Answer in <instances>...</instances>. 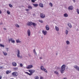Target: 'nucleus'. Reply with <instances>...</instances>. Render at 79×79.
<instances>
[{
  "label": "nucleus",
  "instance_id": "38",
  "mask_svg": "<svg viewBox=\"0 0 79 79\" xmlns=\"http://www.w3.org/2000/svg\"><path fill=\"white\" fill-rule=\"evenodd\" d=\"M77 13L79 15V10L78 9H77Z\"/></svg>",
  "mask_w": 79,
  "mask_h": 79
},
{
  "label": "nucleus",
  "instance_id": "5",
  "mask_svg": "<svg viewBox=\"0 0 79 79\" xmlns=\"http://www.w3.org/2000/svg\"><path fill=\"white\" fill-rule=\"evenodd\" d=\"M33 68V65H28L27 67V69H31V68Z\"/></svg>",
  "mask_w": 79,
  "mask_h": 79
},
{
  "label": "nucleus",
  "instance_id": "26",
  "mask_svg": "<svg viewBox=\"0 0 79 79\" xmlns=\"http://www.w3.org/2000/svg\"><path fill=\"white\" fill-rule=\"evenodd\" d=\"M25 74H28V75H29V76H31V75H32L31 73H29L27 72H25Z\"/></svg>",
  "mask_w": 79,
  "mask_h": 79
},
{
  "label": "nucleus",
  "instance_id": "14",
  "mask_svg": "<svg viewBox=\"0 0 79 79\" xmlns=\"http://www.w3.org/2000/svg\"><path fill=\"white\" fill-rule=\"evenodd\" d=\"M32 24V22H28L27 23V26H31Z\"/></svg>",
  "mask_w": 79,
  "mask_h": 79
},
{
  "label": "nucleus",
  "instance_id": "16",
  "mask_svg": "<svg viewBox=\"0 0 79 79\" xmlns=\"http://www.w3.org/2000/svg\"><path fill=\"white\" fill-rule=\"evenodd\" d=\"M67 25L70 27V28H71L72 27V25L71 24L69 23L67 24Z\"/></svg>",
  "mask_w": 79,
  "mask_h": 79
},
{
  "label": "nucleus",
  "instance_id": "51",
  "mask_svg": "<svg viewBox=\"0 0 79 79\" xmlns=\"http://www.w3.org/2000/svg\"><path fill=\"white\" fill-rule=\"evenodd\" d=\"M63 79H67V78L65 77L63 78Z\"/></svg>",
  "mask_w": 79,
  "mask_h": 79
},
{
  "label": "nucleus",
  "instance_id": "7",
  "mask_svg": "<svg viewBox=\"0 0 79 79\" xmlns=\"http://www.w3.org/2000/svg\"><path fill=\"white\" fill-rule=\"evenodd\" d=\"M42 32L44 35H45L47 34V31H46L43 30L42 31Z\"/></svg>",
  "mask_w": 79,
  "mask_h": 79
},
{
  "label": "nucleus",
  "instance_id": "36",
  "mask_svg": "<svg viewBox=\"0 0 79 79\" xmlns=\"http://www.w3.org/2000/svg\"><path fill=\"white\" fill-rule=\"evenodd\" d=\"M39 76H36L35 77V79H39Z\"/></svg>",
  "mask_w": 79,
  "mask_h": 79
},
{
  "label": "nucleus",
  "instance_id": "20",
  "mask_svg": "<svg viewBox=\"0 0 79 79\" xmlns=\"http://www.w3.org/2000/svg\"><path fill=\"white\" fill-rule=\"evenodd\" d=\"M2 52L3 53V55H5V56H6L7 55V53L5 51H2Z\"/></svg>",
  "mask_w": 79,
  "mask_h": 79
},
{
  "label": "nucleus",
  "instance_id": "49",
  "mask_svg": "<svg viewBox=\"0 0 79 79\" xmlns=\"http://www.w3.org/2000/svg\"><path fill=\"white\" fill-rule=\"evenodd\" d=\"M40 60H42V57H40Z\"/></svg>",
  "mask_w": 79,
  "mask_h": 79
},
{
  "label": "nucleus",
  "instance_id": "40",
  "mask_svg": "<svg viewBox=\"0 0 79 79\" xmlns=\"http://www.w3.org/2000/svg\"><path fill=\"white\" fill-rule=\"evenodd\" d=\"M9 49V48H6V52H8Z\"/></svg>",
  "mask_w": 79,
  "mask_h": 79
},
{
  "label": "nucleus",
  "instance_id": "3",
  "mask_svg": "<svg viewBox=\"0 0 79 79\" xmlns=\"http://www.w3.org/2000/svg\"><path fill=\"white\" fill-rule=\"evenodd\" d=\"M12 74L13 76H18V73H17V72H15L13 73H12Z\"/></svg>",
  "mask_w": 79,
  "mask_h": 79
},
{
  "label": "nucleus",
  "instance_id": "29",
  "mask_svg": "<svg viewBox=\"0 0 79 79\" xmlns=\"http://www.w3.org/2000/svg\"><path fill=\"white\" fill-rule=\"evenodd\" d=\"M28 9H30V10H32V7L31 6H28Z\"/></svg>",
  "mask_w": 79,
  "mask_h": 79
},
{
  "label": "nucleus",
  "instance_id": "12",
  "mask_svg": "<svg viewBox=\"0 0 79 79\" xmlns=\"http://www.w3.org/2000/svg\"><path fill=\"white\" fill-rule=\"evenodd\" d=\"M55 29L57 32L59 31V27L56 26H55Z\"/></svg>",
  "mask_w": 79,
  "mask_h": 79
},
{
  "label": "nucleus",
  "instance_id": "42",
  "mask_svg": "<svg viewBox=\"0 0 79 79\" xmlns=\"http://www.w3.org/2000/svg\"><path fill=\"white\" fill-rule=\"evenodd\" d=\"M35 0H31L32 2H33V3H35Z\"/></svg>",
  "mask_w": 79,
  "mask_h": 79
},
{
  "label": "nucleus",
  "instance_id": "27",
  "mask_svg": "<svg viewBox=\"0 0 79 79\" xmlns=\"http://www.w3.org/2000/svg\"><path fill=\"white\" fill-rule=\"evenodd\" d=\"M49 5L50 6H51V7H52L53 6V4H52V2L49 3Z\"/></svg>",
  "mask_w": 79,
  "mask_h": 79
},
{
  "label": "nucleus",
  "instance_id": "17",
  "mask_svg": "<svg viewBox=\"0 0 79 79\" xmlns=\"http://www.w3.org/2000/svg\"><path fill=\"white\" fill-rule=\"evenodd\" d=\"M16 43H21V41L19 40V39H17L16 40Z\"/></svg>",
  "mask_w": 79,
  "mask_h": 79
},
{
  "label": "nucleus",
  "instance_id": "35",
  "mask_svg": "<svg viewBox=\"0 0 79 79\" xmlns=\"http://www.w3.org/2000/svg\"><path fill=\"white\" fill-rule=\"evenodd\" d=\"M32 25L33 26H35L37 25V24L35 23H32Z\"/></svg>",
  "mask_w": 79,
  "mask_h": 79
},
{
  "label": "nucleus",
  "instance_id": "9",
  "mask_svg": "<svg viewBox=\"0 0 79 79\" xmlns=\"http://www.w3.org/2000/svg\"><path fill=\"white\" fill-rule=\"evenodd\" d=\"M45 28L46 31H49L50 29V27H49V26L48 25H47L45 26Z\"/></svg>",
  "mask_w": 79,
  "mask_h": 79
},
{
  "label": "nucleus",
  "instance_id": "47",
  "mask_svg": "<svg viewBox=\"0 0 79 79\" xmlns=\"http://www.w3.org/2000/svg\"><path fill=\"white\" fill-rule=\"evenodd\" d=\"M2 11H1V10H0V14H2Z\"/></svg>",
  "mask_w": 79,
  "mask_h": 79
},
{
  "label": "nucleus",
  "instance_id": "2",
  "mask_svg": "<svg viewBox=\"0 0 79 79\" xmlns=\"http://www.w3.org/2000/svg\"><path fill=\"white\" fill-rule=\"evenodd\" d=\"M20 54V52H19V50H18V52L17 54V57H18V58H22L23 56H19Z\"/></svg>",
  "mask_w": 79,
  "mask_h": 79
},
{
  "label": "nucleus",
  "instance_id": "31",
  "mask_svg": "<svg viewBox=\"0 0 79 79\" xmlns=\"http://www.w3.org/2000/svg\"><path fill=\"white\" fill-rule=\"evenodd\" d=\"M43 71H44V72H45V73H48V72L47 71V70H46V69L45 68L43 69Z\"/></svg>",
  "mask_w": 79,
  "mask_h": 79
},
{
  "label": "nucleus",
  "instance_id": "21",
  "mask_svg": "<svg viewBox=\"0 0 79 79\" xmlns=\"http://www.w3.org/2000/svg\"><path fill=\"white\" fill-rule=\"evenodd\" d=\"M66 43L67 45H69V44H70V42L68 40L66 41Z\"/></svg>",
  "mask_w": 79,
  "mask_h": 79
},
{
  "label": "nucleus",
  "instance_id": "54",
  "mask_svg": "<svg viewBox=\"0 0 79 79\" xmlns=\"http://www.w3.org/2000/svg\"><path fill=\"white\" fill-rule=\"evenodd\" d=\"M29 0V1H30V0Z\"/></svg>",
  "mask_w": 79,
  "mask_h": 79
},
{
  "label": "nucleus",
  "instance_id": "44",
  "mask_svg": "<svg viewBox=\"0 0 79 79\" xmlns=\"http://www.w3.org/2000/svg\"><path fill=\"white\" fill-rule=\"evenodd\" d=\"M40 79H44V77H40Z\"/></svg>",
  "mask_w": 79,
  "mask_h": 79
},
{
  "label": "nucleus",
  "instance_id": "15",
  "mask_svg": "<svg viewBox=\"0 0 79 79\" xmlns=\"http://www.w3.org/2000/svg\"><path fill=\"white\" fill-rule=\"evenodd\" d=\"M12 64L13 66H16L17 65V64H16V63L15 62H13Z\"/></svg>",
  "mask_w": 79,
  "mask_h": 79
},
{
  "label": "nucleus",
  "instance_id": "43",
  "mask_svg": "<svg viewBox=\"0 0 79 79\" xmlns=\"http://www.w3.org/2000/svg\"><path fill=\"white\" fill-rule=\"evenodd\" d=\"M26 11H29V9H25Z\"/></svg>",
  "mask_w": 79,
  "mask_h": 79
},
{
  "label": "nucleus",
  "instance_id": "28",
  "mask_svg": "<svg viewBox=\"0 0 79 79\" xmlns=\"http://www.w3.org/2000/svg\"><path fill=\"white\" fill-rule=\"evenodd\" d=\"M54 74H56L57 75H58L59 74V73L57 71H55L54 72Z\"/></svg>",
  "mask_w": 79,
  "mask_h": 79
},
{
  "label": "nucleus",
  "instance_id": "30",
  "mask_svg": "<svg viewBox=\"0 0 79 79\" xmlns=\"http://www.w3.org/2000/svg\"><path fill=\"white\" fill-rule=\"evenodd\" d=\"M15 26L16 27H19V25L17 24H15Z\"/></svg>",
  "mask_w": 79,
  "mask_h": 79
},
{
  "label": "nucleus",
  "instance_id": "19",
  "mask_svg": "<svg viewBox=\"0 0 79 79\" xmlns=\"http://www.w3.org/2000/svg\"><path fill=\"white\" fill-rule=\"evenodd\" d=\"M33 52L34 53L35 55H36V56H37V53H36V52H35V49H34L33 50Z\"/></svg>",
  "mask_w": 79,
  "mask_h": 79
},
{
  "label": "nucleus",
  "instance_id": "41",
  "mask_svg": "<svg viewBox=\"0 0 79 79\" xmlns=\"http://www.w3.org/2000/svg\"><path fill=\"white\" fill-rule=\"evenodd\" d=\"M20 67H21V68H22V67H23V64L21 63V64H20Z\"/></svg>",
  "mask_w": 79,
  "mask_h": 79
},
{
  "label": "nucleus",
  "instance_id": "1",
  "mask_svg": "<svg viewBox=\"0 0 79 79\" xmlns=\"http://www.w3.org/2000/svg\"><path fill=\"white\" fill-rule=\"evenodd\" d=\"M65 68H66V65L65 64L63 65L61 67L60 71L62 74L64 73V70H65Z\"/></svg>",
  "mask_w": 79,
  "mask_h": 79
},
{
  "label": "nucleus",
  "instance_id": "39",
  "mask_svg": "<svg viewBox=\"0 0 79 79\" xmlns=\"http://www.w3.org/2000/svg\"><path fill=\"white\" fill-rule=\"evenodd\" d=\"M9 6L10 7V8H12V7H13V5H12L11 4H9Z\"/></svg>",
  "mask_w": 79,
  "mask_h": 79
},
{
  "label": "nucleus",
  "instance_id": "18",
  "mask_svg": "<svg viewBox=\"0 0 79 79\" xmlns=\"http://www.w3.org/2000/svg\"><path fill=\"white\" fill-rule=\"evenodd\" d=\"M64 17L65 18H67V17H68V14L65 13L64 14Z\"/></svg>",
  "mask_w": 79,
  "mask_h": 79
},
{
  "label": "nucleus",
  "instance_id": "46",
  "mask_svg": "<svg viewBox=\"0 0 79 79\" xmlns=\"http://www.w3.org/2000/svg\"><path fill=\"white\" fill-rule=\"evenodd\" d=\"M73 0V2H76V0Z\"/></svg>",
  "mask_w": 79,
  "mask_h": 79
},
{
  "label": "nucleus",
  "instance_id": "37",
  "mask_svg": "<svg viewBox=\"0 0 79 79\" xmlns=\"http://www.w3.org/2000/svg\"><path fill=\"white\" fill-rule=\"evenodd\" d=\"M0 46L2 47H5V45H2L1 44H0Z\"/></svg>",
  "mask_w": 79,
  "mask_h": 79
},
{
  "label": "nucleus",
  "instance_id": "53",
  "mask_svg": "<svg viewBox=\"0 0 79 79\" xmlns=\"http://www.w3.org/2000/svg\"><path fill=\"white\" fill-rule=\"evenodd\" d=\"M35 1H36L37 0H34Z\"/></svg>",
  "mask_w": 79,
  "mask_h": 79
},
{
  "label": "nucleus",
  "instance_id": "45",
  "mask_svg": "<svg viewBox=\"0 0 79 79\" xmlns=\"http://www.w3.org/2000/svg\"><path fill=\"white\" fill-rule=\"evenodd\" d=\"M4 31H6V28H4Z\"/></svg>",
  "mask_w": 79,
  "mask_h": 79
},
{
  "label": "nucleus",
  "instance_id": "32",
  "mask_svg": "<svg viewBox=\"0 0 79 79\" xmlns=\"http://www.w3.org/2000/svg\"><path fill=\"white\" fill-rule=\"evenodd\" d=\"M43 71H44V72H45V73H48V72L47 71V70H46V69L45 68L43 69Z\"/></svg>",
  "mask_w": 79,
  "mask_h": 79
},
{
  "label": "nucleus",
  "instance_id": "52",
  "mask_svg": "<svg viewBox=\"0 0 79 79\" xmlns=\"http://www.w3.org/2000/svg\"><path fill=\"white\" fill-rule=\"evenodd\" d=\"M16 69V68H14V69Z\"/></svg>",
  "mask_w": 79,
  "mask_h": 79
},
{
  "label": "nucleus",
  "instance_id": "13",
  "mask_svg": "<svg viewBox=\"0 0 79 79\" xmlns=\"http://www.w3.org/2000/svg\"><path fill=\"white\" fill-rule=\"evenodd\" d=\"M39 6L40 7H41V8H43V7H44V4L42 3H40L39 4Z\"/></svg>",
  "mask_w": 79,
  "mask_h": 79
},
{
  "label": "nucleus",
  "instance_id": "11",
  "mask_svg": "<svg viewBox=\"0 0 79 79\" xmlns=\"http://www.w3.org/2000/svg\"><path fill=\"white\" fill-rule=\"evenodd\" d=\"M73 6H70L68 7L69 10H73Z\"/></svg>",
  "mask_w": 79,
  "mask_h": 79
},
{
  "label": "nucleus",
  "instance_id": "48",
  "mask_svg": "<svg viewBox=\"0 0 79 79\" xmlns=\"http://www.w3.org/2000/svg\"><path fill=\"white\" fill-rule=\"evenodd\" d=\"M2 77L1 76H0V79H2Z\"/></svg>",
  "mask_w": 79,
  "mask_h": 79
},
{
  "label": "nucleus",
  "instance_id": "8",
  "mask_svg": "<svg viewBox=\"0 0 79 79\" xmlns=\"http://www.w3.org/2000/svg\"><path fill=\"white\" fill-rule=\"evenodd\" d=\"M27 34L28 36H29L31 35V31L30 30L28 29L27 30Z\"/></svg>",
  "mask_w": 79,
  "mask_h": 79
},
{
  "label": "nucleus",
  "instance_id": "6",
  "mask_svg": "<svg viewBox=\"0 0 79 79\" xmlns=\"http://www.w3.org/2000/svg\"><path fill=\"white\" fill-rule=\"evenodd\" d=\"M40 17L41 18H44L45 17V15L43 13L40 14Z\"/></svg>",
  "mask_w": 79,
  "mask_h": 79
},
{
  "label": "nucleus",
  "instance_id": "10",
  "mask_svg": "<svg viewBox=\"0 0 79 79\" xmlns=\"http://www.w3.org/2000/svg\"><path fill=\"white\" fill-rule=\"evenodd\" d=\"M29 71L30 73V74H31V75H32V73H34L35 72V70H29Z\"/></svg>",
  "mask_w": 79,
  "mask_h": 79
},
{
  "label": "nucleus",
  "instance_id": "24",
  "mask_svg": "<svg viewBox=\"0 0 79 79\" xmlns=\"http://www.w3.org/2000/svg\"><path fill=\"white\" fill-rule=\"evenodd\" d=\"M33 5L35 7H37V6H38V4H33Z\"/></svg>",
  "mask_w": 79,
  "mask_h": 79
},
{
  "label": "nucleus",
  "instance_id": "25",
  "mask_svg": "<svg viewBox=\"0 0 79 79\" xmlns=\"http://www.w3.org/2000/svg\"><path fill=\"white\" fill-rule=\"evenodd\" d=\"M68 30L67 29L65 31V33L66 34V35H68Z\"/></svg>",
  "mask_w": 79,
  "mask_h": 79
},
{
  "label": "nucleus",
  "instance_id": "22",
  "mask_svg": "<svg viewBox=\"0 0 79 79\" xmlns=\"http://www.w3.org/2000/svg\"><path fill=\"white\" fill-rule=\"evenodd\" d=\"M40 68L41 70H42V71H43L44 69H45L44 68V66H41L40 67Z\"/></svg>",
  "mask_w": 79,
  "mask_h": 79
},
{
  "label": "nucleus",
  "instance_id": "34",
  "mask_svg": "<svg viewBox=\"0 0 79 79\" xmlns=\"http://www.w3.org/2000/svg\"><path fill=\"white\" fill-rule=\"evenodd\" d=\"M38 21L40 22V23H43L44 21H43V20H38Z\"/></svg>",
  "mask_w": 79,
  "mask_h": 79
},
{
  "label": "nucleus",
  "instance_id": "23",
  "mask_svg": "<svg viewBox=\"0 0 79 79\" xmlns=\"http://www.w3.org/2000/svg\"><path fill=\"white\" fill-rule=\"evenodd\" d=\"M11 71H10L9 70H7L6 71V74H10V73H11Z\"/></svg>",
  "mask_w": 79,
  "mask_h": 79
},
{
  "label": "nucleus",
  "instance_id": "50",
  "mask_svg": "<svg viewBox=\"0 0 79 79\" xmlns=\"http://www.w3.org/2000/svg\"><path fill=\"white\" fill-rule=\"evenodd\" d=\"M2 66H0V69H2Z\"/></svg>",
  "mask_w": 79,
  "mask_h": 79
},
{
  "label": "nucleus",
  "instance_id": "33",
  "mask_svg": "<svg viewBox=\"0 0 79 79\" xmlns=\"http://www.w3.org/2000/svg\"><path fill=\"white\" fill-rule=\"evenodd\" d=\"M7 13L8 14V15H10V11H9V10H7Z\"/></svg>",
  "mask_w": 79,
  "mask_h": 79
},
{
  "label": "nucleus",
  "instance_id": "4",
  "mask_svg": "<svg viewBox=\"0 0 79 79\" xmlns=\"http://www.w3.org/2000/svg\"><path fill=\"white\" fill-rule=\"evenodd\" d=\"M9 42H10V41H11V43H13V44H15V40L13 38L9 39Z\"/></svg>",
  "mask_w": 79,
  "mask_h": 79
}]
</instances>
